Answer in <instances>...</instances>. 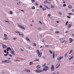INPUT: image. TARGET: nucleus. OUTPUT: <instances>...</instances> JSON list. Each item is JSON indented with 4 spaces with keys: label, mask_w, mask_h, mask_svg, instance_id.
<instances>
[{
    "label": "nucleus",
    "mask_w": 74,
    "mask_h": 74,
    "mask_svg": "<svg viewBox=\"0 0 74 74\" xmlns=\"http://www.w3.org/2000/svg\"><path fill=\"white\" fill-rule=\"evenodd\" d=\"M36 52L37 54L38 55V56L39 57H41V55H42V53H40V52L39 51V50H36Z\"/></svg>",
    "instance_id": "obj_1"
},
{
    "label": "nucleus",
    "mask_w": 74,
    "mask_h": 74,
    "mask_svg": "<svg viewBox=\"0 0 74 74\" xmlns=\"http://www.w3.org/2000/svg\"><path fill=\"white\" fill-rule=\"evenodd\" d=\"M34 71L36 73H42V70L41 69H37L34 70Z\"/></svg>",
    "instance_id": "obj_2"
},
{
    "label": "nucleus",
    "mask_w": 74,
    "mask_h": 74,
    "mask_svg": "<svg viewBox=\"0 0 74 74\" xmlns=\"http://www.w3.org/2000/svg\"><path fill=\"white\" fill-rule=\"evenodd\" d=\"M18 27H20V28L22 29H23V30H26V29L25 28V27H24L22 25H20L19 24L18 25Z\"/></svg>",
    "instance_id": "obj_3"
},
{
    "label": "nucleus",
    "mask_w": 74,
    "mask_h": 74,
    "mask_svg": "<svg viewBox=\"0 0 74 74\" xmlns=\"http://www.w3.org/2000/svg\"><path fill=\"white\" fill-rule=\"evenodd\" d=\"M11 53L12 54V55H15V51L14 49H12L11 50Z\"/></svg>",
    "instance_id": "obj_4"
},
{
    "label": "nucleus",
    "mask_w": 74,
    "mask_h": 74,
    "mask_svg": "<svg viewBox=\"0 0 74 74\" xmlns=\"http://www.w3.org/2000/svg\"><path fill=\"white\" fill-rule=\"evenodd\" d=\"M15 33H19V36H22V37H24V36H23V34L22 33V34H21L20 33H20V32H15Z\"/></svg>",
    "instance_id": "obj_5"
},
{
    "label": "nucleus",
    "mask_w": 74,
    "mask_h": 74,
    "mask_svg": "<svg viewBox=\"0 0 74 74\" xmlns=\"http://www.w3.org/2000/svg\"><path fill=\"white\" fill-rule=\"evenodd\" d=\"M74 58V56L73 55L70 56H69L68 58L69 60H71L73 58Z\"/></svg>",
    "instance_id": "obj_6"
},
{
    "label": "nucleus",
    "mask_w": 74,
    "mask_h": 74,
    "mask_svg": "<svg viewBox=\"0 0 74 74\" xmlns=\"http://www.w3.org/2000/svg\"><path fill=\"white\" fill-rule=\"evenodd\" d=\"M54 69L55 68H54V66L53 65H52L51 68V71H54Z\"/></svg>",
    "instance_id": "obj_7"
},
{
    "label": "nucleus",
    "mask_w": 74,
    "mask_h": 74,
    "mask_svg": "<svg viewBox=\"0 0 74 74\" xmlns=\"http://www.w3.org/2000/svg\"><path fill=\"white\" fill-rule=\"evenodd\" d=\"M59 66H60V64L59 63H57L56 66V68L57 69Z\"/></svg>",
    "instance_id": "obj_8"
},
{
    "label": "nucleus",
    "mask_w": 74,
    "mask_h": 74,
    "mask_svg": "<svg viewBox=\"0 0 74 74\" xmlns=\"http://www.w3.org/2000/svg\"><path fill=\"white\" fill-rule=\"evenodd\" d=\"M62 58H63V57L62 56H61L57 58V60H61V59H62Z\"/></svg>",
    "instance_id": "obj_9"
},
{
    "label": "nucleus",
    "mask_w": 74,
    "mask_h": 74,
    "mask_svg": "<svg viewBox=\"0 0 74 74\" xmlns=\"http://www.w3.org/2000/svg\"><path fill=\"white\" fill-rule=\"evenodd\" d=\"M36 68L37 69H40L41 68V66L40 65H38L36 66Z\"/></svg>",
    "instance_id": "obj_10"
},
{
    "label": "nucleus",
    "mask_w": 74,
    "mask_h": 74,
    "mask_svg": "<svg viewBox=\"0 0 74 74\" xmlns=\"http://www.w3.org/2000/svg\"><path fill=\"white\" fill-rule=\"evenodd\" d=\"M69 40L70 41V43H71L73 41V40L71 38H70Z\"/></svg>",
    "instance_id": "obj_11"
},
{
    "label": "nucleus",
    "mask_w": 74,
    "mask_h": 74,
    "mask_svg": "<svg viewBox=\"0 0 74 74\" xmlns=\"http://www.w3.org/2000/svg\"><path fill=\"white\" fill-rule=\"evenodd\" d=\"M9 50H10V51H11V49L10 47H8L7 49V51H8Z\"/></svg>",
    "instance_id": "obj_12"
},
{
    "label": "nucleus",
    "mask_w": 74,
    "mask_h": 74,
    "mask_svg": "<svg viewBox=\"0 0 74 74\" xmlns=\"http://www.w3.org/2000/svg\"><path fill=\"white\" fill-rule=\"evenodd\" d=\"M6 63H10L11 62V61L10 60H6Z\"/></svg>",
    "instance_id": "obj_13"
},
{
    "label": "nucleus",
    "mask_w": 74,
    "mask_h": 74,
    "mask_svg": "<svg viewBox=\"0 0 74 74\" xmlns=\"http://www.w3.org/2000/svg\"><path fill=\"white\" fill-rule=\"evenodd\" d=\"M26 39L27 40V41H29V42H30V39H29L28 37H26Z\"/></svg>",
    "instance_id": "obj_14"
},
{
    "label": "nucleus",
    "mask_w": 74,
    "mask_h": 74,
    "mask_svg": "<svg viewBox=\"0 0 74 74\" xmlns=\"http://www.w3.org/2000/svg\"><path fill=\"white\" fill-rule=\"evenodd\" d=\"M25 71L26 72H27V73H30V70H29L26 69Z\"/></svg>",
    "instance_id": "obj_15"
},
{
    "label": "nucleus",
    "mask_w": 74,
    "mask_h": 74,
    "mask_svg": "<svg viewBox=\"0 0 74 74\" xmlns=\"http://www.w3.org/2000/svg\"><path fill=\"white\" fill-rule=\"evenodd\" d=\"M37 61H39V59H36L34 60V62H37Z\"/></svg>",
    "instance_id": "obj_16"
},
{
    "label": "nucleus",
    "mask_w": 74,
    "mask_h": 74,
    "mask_svg": "<svg viewBox=\"0 0 74 74\" xmlns=\"http://www.w3.org/2000/svg\"><path fill=\"white\" fill-rule=\"evenodd\" d=\"M2 47H3V48H6L7 47V46L5 45H3Z\"/></svg>",
    "instance_id": "obj_17"
},
{
    "label": "nucleus",
    "mask_w": 74,
    "mask_h": 74,
    "mask_svg": "<svg viewBox=\"0 0 74 74\" xmlns=\"http://www.w3.org/2000/svg\"><path fill=\"white\" fill-rule=\"evenodd\" d=\"M48 69H47L45 68L43 69L42 70L43 71H47Z\"/></svg>",
    "instance_id": "obj_18"
},
{
    "label": "nucleus",
    "mask_w": 74,
    "mask_h": 74,
    "mask_svg": "<svg viewBox=\"0 0 74 74\" xmlns=\"http://www.w3.org/2000/svg\"><path fill=\"white\" fill-rule=\"evenodd\" d=\"M73 50H71V51L69 52V54H71L72 52H73Z\"/></svg>",
    "instance_id": "obj_19"
},
{
    "label": "nucleus",
    "mask_w": 74,
    "mask_h": 74,
    "mask_svg": "<svg viewBox=\"0 0 74 74\" xmlns=\"http://www.w3.org/2000/svg\"><path fill=\"white\" fill-rule=\"evenodd\" d=\"M33 45L34 46H35V47H36V46H37V44H36L35 43H33Z\"/></svg>",
    "instance_id": "obj_20"
},
{
    "label": "nucleus",
    "mask_w": 74,
    "mask_h": 74,
    "mask_svg": "<svg viewBox=\"0 0 74 74\" xmlns=\"http://www.w3.org/2000/svg\"><path fill=\"white\" fill-rule=\"evenodd\" d=\"M68 8H71L72 6L71 5H69L68 6Z\"/></svg>",
    "instance_id": "obj_21"
},
{
    "label": "nucleus",
    "mask_w": 74,
    "mask_h": 74,
    "mask_svg": "<svg viewBox=\"0 0 74 74\" xmlns=\"http://www.w3.org/2000/svg\"><path fill=\"white\" fill-rule=\"evenodd\" d=\"M68 15H73V14L72 13H69L68 14Z\"/></svg>",
    "instance_id": "obj_22"
},
{
    "label": "nucleus",
    "mask_w": 74,
    "mask_h": 74,
    "mask_svg": "<svg viewBox=\"0 0 74 74\" xmlns=\"http://www.w3.org/2000/svg\"><path fill=\"white\" fill-rule=\"evenodd\" d=\"M45 69H46L48 70V66H45Z\"/></svg>",
    "instance_id": "obj_23"
},
{
    "label": "nucleus",
    "mask_w": 74,
    "mask_h": 74,
    "mask_svg": "<svg viewBox=\"0 0 74 74\" xmlns=\"http://www.w3.org/2000/svg\"><path fill=\"white\" fill-rule=\"evenodd\" d=\"M45 7L46 8H47L48 10H50V8H48V6H47V5H46V6H45Z\"/></svg>",
    "instance_id": "obj_24"
},
{
    "label": "nucleus",
    "mask_w": 74,
    "mask_h": 74,
    "mask_svg": "<svg viewBox=\"0 0 74 74\" xmlns=\"http://www.w3.org/2000/svg\"><path fill=\"white\" fill-rule=\"evenodd\" d=\"M48 2V1L47 0H46L44 2V3H45V4H47V3Z\"/></svg>",
    "instance_id": "obj_25"
},
{
    "label": "nucleus",
    "mask_w": 74,
    "mask_h": 74,
    "mask_svg": "<svg viewBox=\"0 0 74 74\" xmlns=\"http://www.w3.org/2000/svg\"><path fill=\"white\" fill-rule=\"evenodd\" d=\"M33 63V62H30L29 63V65H32Z\"/></svg>",
    "instance_id": "obj_26"
},
{
    "label": "nucleus",
    "mask_w": 74,
    "mask_h": 74,
    "mask_svg": "<svg viewBox=\"0 0 74 74\" xmlns=\"http://www.w3.org/2000/svg\"><path fill=\"white\" fill-rule=\"evenodd\" d=\"M55 58V51H54L53 58Z\"/></svg>",
    "instance_id": "obj_27"
},
{
    "label": "nucleus",
    "mask_w": 74,
    "mask_h": 74,
    "mask_svg": "<svg viewBox=\"0 0 74 74\" xmlns=\"http://www.w3.org/2000/svg\"><path fill=\"white\" fill-rule=\"evenodd\" d=\"M42 10H43V11H45V10H46V8H42Z\"/></svg>",
    "instance_id": "obj_28"
},
{
    "label": "nucleus",
    "mask_w": 74,
    "mask_h": 74,
    "mask_svg": "<svg viewBox=\"0 0 74 74\" xmlns=\"http://www.w3.org/2000/svg\"><path fill=\"white\" fill-rule=\"evenodd\" d=\"M51 8H55V6H54L53 5H51Z\"/></svg>",
    "instance_id": "obj_29"
},
{
    "label": "nucleus",
    "mask_w": 74,
    "mask_h": 74,
    "mask_svg": "<svg viewBox=\"0 0 74 74\" xmlns=\"http://www.w3.org/2000/svg\"><path fill=\"white\" fill-rule=\"evenodd\" d=\"M32 8L33 10H34V9H35V7L34 6H32Z\"/></svg>",
    "instance_id": "obj_30"
},
{
    "label": "nucleus",
    "mask_w": 74,
    "mask_h": 74,
    "mask_svg": "<svg viewBox=\"0 0 74 74\" xmlns=\"http://www.w3.org/2000/svg\"><path fill=\"white\" fill-rule=\"evenodd\" d=\"M2 63H6V60H4V61H2Z\"/></svg>",
    "instance_id": "obj_31"
},
{
    "label": "nucleus",
    "mask_w": 74,
    "mask_h": 74,
    "mask_svg": "<svg viewBox=\"0 0 74 74\" xmlns=\"http://www.w3.org/2000/svg\"><path fill=\"white\" fill-rule=\"evenodd\" d=\"M38 30H42V29L40 28H39L38 29Z\"/></svg>",
    "instance_id": "obj_32"
},
{
    "label": "nucleus",
    "mask_w": 74,
    "mask_h": 74,
    "mask_svg": "<svg viewBox=\"0 0 74 74\" xmlns=\"http://www.w3.org/2000/svg\"><path fill=\"white\" fill-rule=\"evenodd\" d=\"M19 60H18V59H17V60H15V61H19Z\"/></svg>",
    "instance_id": "obj_33"
},
{
    "label": "nucleus",
    "mask_w": 74,
    "mask_h": 74,
    "mask_svg": "<svg viewBox=\"0 0 74 74\" xmlns=\"http://www.w3.org/2000/svg\"><path fill=\"white\" fill-rule=\"evenodd\" d=\"M43 59H46V57L45 56H43Z\"/></svg>",
    "instance_id": "obj_34"
},
{
    "label": "nucleus",
    "mask_w": 74,
    "mask_h": 74,
    "mask_svg": "<svg viewBox=\"0 0 74 74\" xmlns=\"http://www.w3.org/2000/svg\"><path fill=\"white\" fill-rule=\"evenodd\" d=\"M51 16V14H48V16Z\"/></svg>",
    "instance_id": "obj_35"
},
{
    "label": "nucleus",
    "mask_w": 74,
    "mask_h": 74,
    "mask_svg": "<svg viewBox=\"0 0 74 74\" xmlns=\"http://www.w3.org/2000/svg\"><path fill=\"white\" fill-rule=\"evenodd\" d=\"M4 36H5V38H7V35L6 34H4Z\"/></svg>",
    "instance_id": "obj_36"
},
{
    "label": "nucleus",
    "mask_w": 74,
    "mask_h": 74,
    "mask_svg": "<svg viewBox=\"0 0 74 74\" xmlns=\"http://www.w3.org/2000/svg\"><path fill=\"white\" fill-rule=\"evenodd\" d=\"M17 39V38H13V39L14 40H16Z\"/></svg>",
    "instance_id": "obj_37"
},
{
    "label": "nucleus",
    "mask_w": 74,
    "mask_h": 74,
    "mask_svg": "<svg viewBox=\"0 0 74 74\" xmlns=\"http://www.w3.org/2000/svg\"><path fill=\"white\" fill-rule=\"evenodd\" d=\"M59 14L60 15H62V13L61 12H59Z\"/></svg>",
    "instance_id": "obj_38"
},
{
    "label": "nucleus",
    "mask_w": 74,
    "mask_h": 74,
    "mask_svg": "<svg viewBox=\"0 0 74 74\" xmlns=\"http://www.w3.org/2000/svg\"><path fill=\"white\" fill-rule=\"evenodd\" d=\"M70 51L69 50L66 53V54H67H67H68V53H69V52Z\"/></svg>",
    "instance_id": "obj_39"
},
{
    "label": "nucleus",
    "mask_w": 74,
    "mask_h": 74,
    "mask_svg": "<svg viewBox=\"0 0 74 74\" xmlns=\"http://www.w3.org/2000/svg\"><path fill=\"white\" fill-rule=\"evenodd\" d=\"M49 52H50V53H51V54H52V51L50 50L49 51Z\"/></svg>",
    "instance_id": "obj_40"
},
{
    "label": "nucleus",
    "mask_w": 74,
    "mask_h": 74,
    "mask_svg": "<svg viewBox=\"0 0 74 74\" xmlns=\"http://www.w3.org/2000/svg\"><path fill=\"white\" fill-rule=\"evenodd\" d=\"M40 8H42V5H40Z\"/></svg>",
    "instance_id": "obj_41"
},
{
    "label": "nucleus",
    "mask_w": 74,
    "mask_h": 74,
    "mask_svg": "<svg viewBox=\"0 0 74 74\" xmlns=\"http://www.w3.org/2000/svg\"><path fill=\"white\" fill-rule=\"evenodd\" d=\"M4 52L5 53H6V52H7V50H5L4 51Z\"/></svg>",
    "instance_id": "obj_42"
},
{
    "label": "nucleus",
    "mask_w": 74,
    "mask_h": 74,
    "mask_svg": "<svg viewBox=\"0 0 74 74\" xmlns=\"http://www.w3.org/2000/svg\"><path fill=\"white\" fill-rule=\"evenodd\" d=\"M67 18H69V19H70L71 18V17H70V16H67Z\"/></svg>",
    "instance_id": "obj_43"
},
{
    "label": "nucleus",
    "mask_w": 74,
    "mask_h": 74,
    "mask_svg": "<svg viewBox=\"0 0 74 74\" xmlns=\"http://www.w3.org/2000/svg\"><path fill=\"white\" fill-rule=\"evenodd\" d=\"M56 33L58 34V33H59V31H57L56 32Z\"/></svg>",
    "instance_id": "obj_44"
},
{
    "label": "nucleus",
    "mask_w": 74,
    "mask_h": 74,
    "mask_svg": "<svg viewBox=\"0 0 74 74\" xmlns=\"http://www.w3.org/2000/svg\"><path fill=\"white\" fill-rule=\"evenodd\" d=\"M69 23V22L67 21L66 23V24L65 25L66 26V25H67V23Z\"/></svg>",
    "instance_id": "obj_45"
},
{
    "label": "nucleus",
    "mask_w": 74,
    "mask_h": 74,
    "mask_svg": "<svg viewBox=\"0 0 74 74\" xmlns=\"http://www.w3.org/2000/svg\"><path fill=\"white\" fill-rule=\"evenodd\" d=\"M66 4H64L63 5V7H65V6H66Z\"/></svg>",
    "instance_id": "obj_46"
},
{
    "label": "nucleus",
    "mask_w": 74,
    "mask_h": 74,
    "mask_svg": "<svg viewBox=\"0 0 74 74\" xmlns=\"http://www.w3.org/2000/svg\"><path fill=\"white\" fill-rule=\"evenodd\" d=\"M45 47L47 48H48V45H45Z\"/></svg>",
    "instance_id": "obj_47"
},
{
    "label": "nucleus",
    "mask_w": 74,
    "mask_h": 74,
    "mask_svg": "<svg viewBox=\"0 0 74 74\" xmlns=\"http://www.w3.org/2000/svg\"><path fill=\"white\" fill-rule=\"evenodd\" d=\"M21 11H22V12H24L25 11H24V10H21Z\"/></svg>",
    "instance_id": "obj_48"
},
{
    "label": "nucleus",
    "mask_w": 74,
    "mask_h": 74,
    "mask_svg": "<svg viewBox=\"0 0 74 74\" xmlns=\"http://www.w3.org/2000/svg\"><path fill=\"white\" fill-rule=\"evenodd\" d=\"M4 56H7V55H8V54H4Z\"/></svg>",
    "instance_id": "obj_49"
},
{
    "label": "nucleus",
    "mask_w": 74,
    "mask_h": 74,
    "mask_svg": "<svg viewBox=\"0 0 74 74\" xmlns=\"http://www.w3.org/2000/svg\"><path fill=\"white\" fill-rule=\"evenodd\" d=\"M10 14H12V11H10Z\"/></svg>",
    "instance_id": "obj_50"
},
{
    "label": "nucleus",
    "mask_w": 74,
    "mask_h": 74,
    "mask_svg": "<svg viewBox=\"0 0 74 74\" xmlns=\"http://www.w3.org/2000/svg\"><path fill=\"white\" fill-rule=\"evenodd\" d=\"M69 26L70 28V27H71V25L70 24H69Z\"/></svg>",
    "instance_id": "obj_51"
},
{
    "label": "nucleus",
    "mask_w": 74,
    "mask_h": 74,
    "mask_svg": "<svg viewBox=\"0 0 74 74\" xmlns=\"http://www.w3.org/2000/svg\"><path fill=\"white\" fill-rule=\"evenodd\" d=\"M21 51H23V49H22L21 48H20Z\"/></svg>",
    "instance_id": "obj_52"
},
{
    "label": "nucleus",
    "mask_w": 74,
    "mask_h": 74,
    "mask_svg": "<svg viewBox=\"0 0 74 74\" xmlns=\"http://www.w3.org/2000/svg\"><path fill=\"white\" fill-rule=\"evenodd\" d=\"M64 41H65L64 40L63 41H61V42H62V43H63V42H64Z\"/></svg>",
    "instance_id": "obj_53"
},
{
    "label": "nucleus",
    "mask_w": 74,
    "mask_h": 74,
    "mask_svg": "<svg viewBox=\"0 0 74 74\" xmlns=\"http://www.w3.org/2000/svg\"><path fill=\"white\" fill-rule=\"evenodd\" d=\"M51 3L50 2H47V3L48 4H51Z\"/></svg>",
    "instance_id": "obj_54"
},
{
    "label": "nucleus",
    "mask_w": 74,
    "mask_h": 74,
    "mask_svg": "<svg viewBox=\"0 0 74 74\" xmlns=\"http://www.w3.org/2000/svg\"><path fill=\"white\" fill-rule=\"evenodd\" d=\"M67 54L66 53L65 55V57H66V56H67Z\"/></svg>",
    "instance_id": "obj_55"
},
{
    "label": "nucleus",
    "mask_w": 74,
    "mask_h": 74,
    "mask_svg": "<svg viewBox=\"0 0 74 74\" xmlns=\"http://www.w3.org/2000/svg\"><path fill=\"white\" fill-rule=\"evenodd\" d=\"M39 22L41 24H42V23L41 22V21H39Z\"/></svg>",
    "instance_id": "obj_56"
},
{
    "label": "nucleus",
    "mask_w": 74,
    "mask_h": 74,
    "mask_svg": "<svg viewBox=\"0 0 74 74\" xmlns=\"http://www.w3.org/2000/svg\"><path fill=\"white\" fill-rule=\"evenodd\" d=\"M7 55H9V53H8V51H7Z\"/></svg>",
    "instance_id": "obj_57"
},
{
    "label": "nucleus",
    "mask_w": 74,
    "mask_h": 74,
    "mask_svg": "<svg viewBox=\"0 0 74 74\" xmlns=\"http://www.w3.org/2000/svg\"><path fill=\"white\" fill-rule=\"evenodd\" d=\"M57 23H59V21H57Z\"/></svg>",
    "instance_id": "obj_58"
},
{
    "label": "nucleus",
    "mask_w": 74,
    "mask_h": 74,
    "mask_svg": "<svg viewBox=\"0 0 74 74\" xmlns=\"http://www.w3.org/2000/svg\"><path fill=\"white\" fill-rule=\"evenodd\" d=\"M65 33H68V31H66Z\"/></svg>",
    "instance_id": "obj_59"
},
{
    "label": "nucleus",
    "mask_w": 74,
    "mask_h": 74,
    "mask_svg": "<svg viewBox=\"0 0 74 74\" xmlns=\"http://www.w3.org/2000/svg\"><path fill=\"white\" fill-rule=\"evenodd\" d=\"M5 22H6V23H8V21H6Z\"/></svg>",
    "instance_id": "obj_60"
},
{
    "label": "nucleus",
    "mask_w": 74,
    "mask_h": 74,
    "mask_svg": "<svg viewBox=\"0 0 74 74\" xmlns=\"http://www.w3.org/2000/svg\"><path fill=\"white\" fill-rule=\"evenodd\" d=\"M36 5H38V4L37 3H36Z\"/></svg>",
    "instance_id": "obj_61"
},
{
    "label": "nucleus",
    "mask_w": 74,
    "mask_h": 74,
    "mask_svg": "<svg viewBox=\"0 0 74 74\" xmlns=\"http://www.w3.org/2000/svg\"><path fill=\"white\" fill-rule=\"evenodd\" d=\"M9 56H11V57H12V55H10V54L9 55Z\"/></svg>",
    "instance_id": "obj_62"
},
{
    "label": "nucleus",
    "mask_w": 74,
    "mask_h": 74,
    "mask_svg": "<svg viewBox=\"0 0 74 74\" xmlns=\"http://www.w3.org/2000/svg\"><path fill=\"white\" fill-rule=\"evenodd\" d=\"M44 41H45L44 40H42V42H44Z\"/></svg>",
    "instance_id": "obj_63"
},
{
    "label": "nucleus",
    "mask_w": 74,
    "mask_h": 74,
    "mask_svg": "<svg viewBox=\"0 0 74 74\" xmlns=\"http://www.w3.org/2000/svg\"><path fill=\"white\" fill-rule=\"evenodd\" d=\"M58 62H59V63H61V61H58Z\"/></svg>",
    "instance_id": "obj_64"
}]
</instances>
